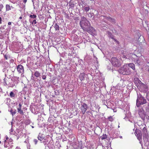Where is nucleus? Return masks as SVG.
Wrapping results in <instances>:
<instances>
[{
  "mask_svg": "<svg viewBox=\"0 0 149 149\" xmlns=\"http://www.w3.org/2000/svg\"><path fill=\"white\" fill-rule=\"evenodd\" d=\"M67 42H66V48L68 50H70L71 51V53H68V55L70 56V58L66 60V71L68 72L70 71L72 72V71L74 72L76 70L75 68H73L72 67L73 66L72 65L71 63L72 62V55L74 54V48L70 46V47H66L67 45Z\"/></svg>",
  "mask_w": 149,
  "mask_h": 149,
  "instance_id": "1",
  "label": "nucleus"
},
{
  "mask_svg": "<svg viewBox=\"0 0 149 149\" xmlns=\"http://www.w3.org/2000/svg\"><path fill=\"white\" fill-rule=\"evenodd\" d=\"M137 98L136 100V107L138 108L140 107L141 105L147 103L146 98L143 96L140 92H137Z\"/></svg>",
  "mask_w": 149,
  "mask_h": 149,
  "instance_id": "2",
  "label": "nucleus"
},
{
  "mask_svg": "<svg viewBox=\"0 0 149 149\" xmlns=\"http://www.w3.org/2000/svg\"><path fill=\"white\" fill-rule=\"evenodd\" d=\"M79 23L80 26L84 31L91 25L89 21L84 16H81Z\"/></svg>",
  "mask_w": 149,
  "mask_h": 149,
  "instance_id": "3",
  "label": "nucleus"
},
{
  "mask_svg": "<svg viewBox=\"0 0 149 149\" xmlns=\"http://www.w3.org/2000/svg\"><path fill=\"white\" fill-rule=\"evenodd\" d=\"M118 72L124 75H129L131 73V71L129 68L126 65H124L121 67L118 70Z\"/></svg>",
  "mask_w": 149,
  "mask_h": 149,
  "instance_id": "4",
  "label": "nucleus"
},
{
  "mask_svg": "<svg viewBox=\"0 0 149 149\" xmlns=\"http://www.w3.org/2000/svg\"><path fill=\"white\" fill-rule=\"evenodd\" d=\"M138 112L140 117L143 120H145L146 117L147 119H149V116L147 115L144 109L143 108H139Z\"/></svg>",
  "mask_w": 149,
  "mask_h": 149,
  "instance_id": "5",
  "label": "nucleus"
},
{
  "mask_svg": "<svg viewBox=\"0 0 149 149\" xmlns=\"http://www.w3.org/2000/svg\"><path fill=\"white\" fill-rule=\"evenodd\" d=\"M110 62L112 65L116 67H119L121 65V61L120 60L115 57L111 58Z\"/></svg>",
  "mask_w": 149,
  "mask_h": 149,
  "instance_id": "6",
  "label": "nucleus"
},
{
  "mask_svg": "<svg viewBox=\"0 0 149 149\" xmlns=\"http://www.w3.org/2000/svg\"><path fill=\"white\" fill-rule=\"evenodd\" d=\"M137 87L141 91L143 92L144 93L146 92L148 90L147 85L142 82L140 83V84L139 85H138Z\"/></svg>",
  "mask_w": 149,
  "mask_h": 149,
  "instance_id": "7",
  "label": "nucleus"
},
{
  "mask_svg": "<svg viewBox=\"0 0 149 149\" xmlns=\"http://www.w3.org/2000/svg\"><path fill=\"white\" fill-rule=\"evenodd\" d=\"M134 133L135 135L137 137V139L139 140L140 142V143H141V142L142 141V134L141 131L138 129L136 128L135 130Z\"/></svg>",
  "mask_w": 149,
  "mask_h": 149,
  "instance_id": "8",
  "label": "nucleus"
},
{
  "mask_svg": "<svg viewBox=\"0 0 149 149\" xmlns=\"http://www.w3.org/2000/svg\"><path fill=\"white\" fill-rule=\"evenodd\" d=\"M143 136L144 141H148V130L146 127H144L142 130Z\"/></svg>",
  "mask_w": 149,
  "mask_h": 149,
  "instance_id": "9",
  "label": "nucleus"
},
{
  "mask_svg": "<svg viewBox=\"0 0 149 149\" xmlns=\"http://www.w3.org/2000/svg\"><path fill=\"white\" fill-rule=\"evenodd\" d=\"M81 106L80 109L81 112L83 114H84L86 110L89 108V107L86 104L83 102H81Z\"/></svg>",
  "mask_w": 149,
  "mask_h": 149,
  "instance_id": "10",
  "label": "nucleus"
},
{
  "mask_svg": "<svg viewBox=\"0 0 149 149\" xmlns=\"http://www.w3.org/2000/svg\"><path fill=\"white\" fill-rule=\"evenodd\" d=\"M141 55V53L139 52V55H136V52H134V54H132L130 56V58L132 59V60L134 61H135L136 60L140 57Z\"/></svg>",
  "mask_w": 149,
  "mask_h": 149,
  "instance_id": "11",
  "label": "nucleus"
},
{
  "mask_svg": "<svg viewBox=\"0 0 149 149\" xmlns=\"http://www.w3.org/2000/svg\"><path fill=\"white\" fill-rule=\"evenodd\" d=\"M85 31L91 33L92 36H94L96 33L95 29L93 27L91 26V25H90V26H89Z\"/></svg>",
  "mask_w": 149,
  "mask_h": 149,
  "instance_id": "12",
  "label": "nucleus"
},
{
  "mask_svg": "<svg viewBox=\"0 0 149 149\" xmlns=\"http://www.w3.org/2000/svg\"><path fill=\"white\" fill-rule=\"evenodd\" d=\"M17 69L19 73L22 74L24 72V67L21 65H18L17 67Z\"/></svg>",
  "mask_w": 149,
  "mask_h": 149,
  "instance_id": "13",
  "label": "nucleus"
},
{
  "mask_svg": "<svg viewBox=\"0 0 149 149\" xmlns=\"http://www.w3.org/2000/svg\"><path fill=\"white\" fill-rule=\"evenodd\" d=\"M134 82L136 84V86L137 87L138 85L140 84V83H142L141 81L138 78L135 77L134 79Z\"/></svg>",
  "mask_w": 149,
  "mask_h": 149,
  "instance_id": "14",
  "label": "nucleus"
},
{
  "mask_svg": "<svg viewBox=\"0 0 149 149\" xmlns=\"http://www.w3.org/2000/svg\"><path fill=\"white\" fill-rule=\"evenodd\" d=\"M68 140H69V141L67 145V149H73L74 148V147L73 146V143L72 141H70L69 139Z\"/></svg>",
  "mask_w": 149,
  "mask_h": 149,
  "instance_id": "15",
  "label": "nucleus"
},
{
  "mask_svg": "<svg viewBox=\"0 0 149 149\" xmlns=\"http://www.w3.org/2000/svg\"><path fill=\"white\" fill-rule=\"evenodd\" d=\"M86 77V74L84 72L80 73L79 75V78L81 81L84 80Z\"/></svg>",
  "mask_w": 149,
  "mask_h": 149,
  "instance_id": "16",
  "label": "nucleus"
},
{
  "mask_svg": "<svg viewBox=\"0 0 149 149\" xmlns=\"http://www.w3.org/2000/svg\"><path fill=\"white\" fill-rule=\"evenodd\" d=\"M128 64L129 66L128 67H130L132 68L133 70H134V72H135L136 74H137L136 70L135 69V64L133 63H128Z\"/></svg>",
  "mask_w": 149,
  "mask_h": 149,
  "instance_id": "17",
  "label": "nucleus"
},
{
  "mask_svg": "<svg viewBox=\"0 0 149 149\" xmlns=\"http://www.w3.org/2000/svg\"><path fill=\"white\" fill-rule=\"evenodd\" d=\"M135 63L136 65L139 66L142 64V62L141 61L140 57H139L134 62Z\"/></svg>",
  "mask_w": 149,
  "mask_h": 149,
  "instance_id": "18",
  "label": "nucleus"
},
{
  "mask_svg": "<svg viewBox=\"0 0 149 149\" xmlns=\"http://www.w3.org/2000/svg\"><path fill=\"white\" fill-rule=\"evenodd\" d=\"M107 33L108 34V37L109 38L113 39L115 37V36L113 35L112 33L109 31H107Z\"/></svg>",
  "mask_w": 149,
  "mask_h": 149,
  "instance_id": "19",
  "label": "nucleus"
},
{
  "mask_svg": "<svg viewBox=\"0 0 149 149\" xmlns=\"http://www.w3.org/2000/svg\"><path fill=\"white\" fill-rule=\"evenodd\" d=\"M71 1H72V0H70V1L68 3L67 2V3L66 6H69L70 7L69 9L71 8H72L74 7V4L71 2Z\"/></svg>",
  "mask_w": 149,
  "mask_h": 149,
  "instance_id": "20",
  "label": "nucleus"
},
{
  "mask_svg": "<svg viewBox=\"0 0 149 149\" xmlns=\"http://www.w3.org/2000/svg\"><path fill=\"white\" fill-rule=\"evenodd\" d=\"M76 30L75 29L73 30L71 33V37L72 38L73 37H74V38H77V36L75 34V33L76 32Z\"/></svg>",
  "mask_w": 149,
  "mask_h": 149,
  "instance_id": "21",
  "label": "nucleus"
},
{
  "mask_svg": "<svg viewBox=\"0 0 149 149\" xmlns=\"http://www.w3.org/2000/svg\"><path fill=\"white\" fill-rule=\"evenodd\" d=\"M145 41V39L143 36H140L138 39V41L140 43L143 42Z\"/></svg>",
  "mask_w": 149,
  "mask_h": 149,
  "instance_id": "22",
  "label": "nucleus"
},
{
  "mask_svg": "<svg viewBox=\"0 0 149 149\" xmlns=\"http://www.w3.org/2000/svg\"><path fill=\"white\" fill-rule=\"evenodd\" d=\"M86 6V5H85L84 6H82V7L84 9L85 11L86 12L88 11L90 9V7L88 5H87V6Z\"/></svg>",
  "mask_w": 149,
  "mask_h": 149,
  "instance_id": "23",
  "label": "nucleus"
},
{
  "mask_svg": "<svg viewBox=\"0 0 149 149\" xmlns=\"http://www.w3.org/2000/svg\"><path fill=\"white\" fill-rule=\"evenodd\" d=\"M73 14L70 13V16H69L68 14H67L66 13V17L69 19H72V18L71 17H73Z\"/></svg>",
  "mask_w": 149,
  "mask_h": 149,
  "instance_id": "24",
  "label": "nucleus"
},
{
  "mask_svg": "<svg viewBox=\"0 0 149 149\" xmlns=\"http://www.w3.org/2000/svg\"><path fill=\"white\" fill-rule=\"evenodd\" d=\"M143 107H145V111L146 112H149V106L148 104V105L146 104L143 105Z\"/></svg>",
  "mask_w": 149,
  "mask_h": 149,
  "instance_id": "25",
  "label": "nucleus"
},
{
  "mask_svg": "<svg viewBox=\"0 0 149 149\" xmlns=\"http://www.w3.org/2000/svg\"><path fill=\"white\" fill-rule=\"evenodd\" d=\"M36 15L33 14L32 13H31V15L29 16V17L32 19H36Z\"/></svg>",
  "mask_w": 149,
  "mask_h": 149,
  "instance_id": "26",
  "label": "nucleus"
},
{
  "mask_svg": "<svg viewBox=\"0 0 149 149\" xmlns=\"http://www.w3.org/2000/svg\"><path fill=\"white\" fill-rule=\"evenodd\" d=\"M11 7H12V6H10L9 5L6 4V11H8L10 10Z\"/></svg>",
  "mask_w": 149,
  "mask_h": 149,
  "instance_id": "27",
  "label": "nucleus"
},
{
  "mask_svg": "<svg viewBox=\"0 0 149 149\" xmlns=\"http://www.w3.org/2000/svg\"><path fill=\"white\" fill-rule=\"evenodd\" d=\"M100 138L102 140L106 139L107 138V135L106 134H103L102 136H100Z\"/></svg>",
  "mask_w": 149,
  "mask_h": 149,
  "instance_id": "28",
  "label": "nucleus"
},
{
  "mask_svg": "<svg viewBox=\"0 0 149 149\" xmlns=\"http://www.w3.org/2000/svg\"><path fill=\"white\" fill-rule=\"evenodd\" d=\"M54 27L55 29V30L56 31H58L59 30V26L57 24H55L54 26Z\"/></svg>",
  "mask_w": 149,
  "mask_h": 149,
  "instance_id": "29",
  "label": "nucleus"
},
{
  "mask_svg": "<svg viewBox=\"0 0 149 149\" xmlns=\"http://www.w3.org/2000/svg\"><path fill=\"white\" fill-rule=\"evenodd\" d=\"M40 74L39 72L36 71L34 73V75L37 77H39L40 76Z\"/></svg>",
  "mask_w": 149,
  "mask_h": 149,
  "instance_id": "30",
  "label": "nucleus"
},
{
  "mask_svg": "<svg viewBox=\"0 0 149 149\" xmlns=\"http://www.w3.org/2000/svg\"><path fill=\"white\" fill-rule=\"evenodd\" d=\"M109 21L112 23V24H114L116 23V20L112 18L111 17L110 19L109 20Z\"/></svg>",
  "mask_w": 149,
  "mask_h": 149,
  "instance_id": "31",
  "label": "nucleus"
},
{
  "mask_svg": "<svg viewBox=\"0 0 149 149\" xmlns=\"http://www.w3.org/2000/svg\"><path fill=\"white\" fill-rule=\"evenodd\" d=\"M10 112H11V113L12 114V115L13 116L14 115H15V114L16 113V110H13V109H11L10 110Z\"/></svg>",
  "mask_w": 149,
  "mask_h": 149,
  "instance_id": "32",
  "label": "nucleus"
},
{
  "mask_svg": "<svg viewBox=\"0 0 149 149\" xmlns=\"http://www.w3.org/2000/svg\"><path fill=\"white\" fill-rule=\"evenodd\" d=\"M103 17H104L103 19H105L107 20H108L109 21V20L111 18V17H110L109 16L107 17L105 16H103Z\"/></svg>",
  "mask_w": 149,
  "mask_h": 149,
  "instance_id": "33",
  "label": "nucleus"
},
{
  "mask_svg": "<svg viewBox=\"0 0 149 149\" xmlns=\"http://www.w3.org/2000/svg\"><path fill=\"white\" fill-rule=\"evenodd\" d=\"M10 96L11 97H14L15 96V94L12 91H11L10 93Z\"/></svg>",
  "mask_w": 149,
  "mask_h": 149,
  "instance_id": "34",
  "label": "nucleus"
},
{
  "mask_svg": "<svg viewBox=\"0 0 149 149\" xmlns=\"http://www.w3.org/2000/svg\"><path fill=\"white\" fill-rule=\"evenodd\" d=\"M107 119L109 121L111 122H112L114 120V119L113 118L112 116H110L109 117H108Z\"/></svg>",
  "mask_w": 149,
  "mask_h": 149,
  "instance_id": "35",
  "label": "nucleus"
},
{
  "mask_svg": "<svg viewBox=\"0 0 149 149\" xmlns=\"http://www.w3.org/2000/svg\"><path fill=\"white\" fill-rule=\"evenodd\" d=\"M146 98L147 100L149 101V91L146 93Z\"/></svg>",
  "mask_w": 149,
  "mask_h": 149,
  "instance_id": "36",
  "label": "nucleus"
},
{
  "mask_svg": "<svg viewBox=\"0 0 149 149\" xmlns=\"http://www.w3.org/2000/svg\"><path fill=\"white\" fill-rule=\"evenodd\" d=\"M113 40L118 45L119 44V42L115 38V37H114Z\"/></svg>",
  "mask_w": 149,
  "mask_h": 149,
  "instance_id": "37",
  "label": "nucleus"
},
{
  "mask_svg": "<svg viewBox=\"0 0 149 149\" xmlns=\"http://www.w3.org/2000/svg\"><path fill=\"white\" fill-rule=\"evenodd\" d=\"M31 24H36L37 23V22H36V19H34V20H33V21L32 22H31Z\"/></svg>",
  "mask_w": 149,
  "mask_h": 149,
  "instance_id": "38",
  "label": "nucleus"
},
{
  "mask_svg": "<svg viewBox=\"0 0 149 149\" xmlns=\"http://www.w3.org/2000/svg\"><path fill=\"white\" fill-rule=\"evenodd\" d=\"M69 138H71L70 139L71 140L73 139L74 140V137L73 136V135H70L69 136Z\"/></svg>",
  "mask_w": 149,
  "mask_h": 149,
  "instance_id": "39",
  "label": "nucleus"
},
{
  "mask_svg": "<svg viewBox=\"0 0 149 149\" xmlns=\"http://www.w3.org/2000/svg\"><path fill=\"white\" fill-rule=\"evenodd\" d=\"M3 7V5L2 4H0V11H1Z\"/></svg>",
  "mask_w": 149,
  "mask_h": 149,
  "instance_id": "40",
  "label": "nucleus"
},
{
  "mask_svg": "<svg viewBox=\"0 0 149 149\" xmlns=\"http://www.w3.org/2000/svg\"><path fill=\"white\" fill-rule=\"evenodd\" d=\"M94 15V13H90L89 14H88V16L91 17H92V16L93 15Z\"/></svg>",
  "mask_w": 149,
  "mask_h": 149,
  "instance_id": "41",
  "label": "nucleus"
},
{
  "mask_svg": "<svg viewBox=\"0 0 149 149\" xmlns=\"http://www.w3.org/2000/svg\"><path fill=\"white\" fill-rule=\"evenodd\" d=\"M4 57L6 60H7L8 59V56L6 54H4Z\"/></svg>",
  "mask_w": 149,
  "mask_h": 149,
  "instance_id": "42",
  "label": "nucleus"
},
{
  "mask_svg": "<svg viewBox=\"0 0 149 149\" xmlns=\"http://www.w3.org/2000/svg\"><path fill=\"white\" fill-rule=\"evenodd\" d=\"M46 78V76L45 75H43L42 76V78L43 79H45Z\"/></svg>",
  "mask_w": 149,
  "mask_h": 149,
  "instance_id": "43",
  "label": "nucleus"
},
{
  "mask_svg": "<svg viewBox=\"0 0 149 149\" xmlns=\"http://www.w3.org/2000/svg\"><path fill=\"white\" fill-rule=\"evenodd\" d=\"M19 113L22 115H23L24 114V113L23 112V111L22 110H20L19 112H18Z\"/></svg>",
  "mask_w": 149,
  "mask_h": 149,
  "instance_id": "44",
  "label": "nucleus"
},
{
  "mask_svg": "<svg viewBox=\"0 0 149 149\" xmlns=\"http://www.w3.org/2000/svg\"><path fill=\"white\" fill-rule=\"evenodd\" d=\"M38 139L40 141H41L42 140V138L40 136H38Z\"/></svg>",
  "mask_w": 149,
  "mask_h": 149,
  "instance_id": "45",
  "label": "nucleus"
},
{
  "mask_svg": "<svg viewBox=\"0 0 149 149\" xmlns=\"http://www.w3.org/2000/svg\"><path fill=\"white\" fill-rule=\"evenodd\" d=\"M74 19L75 20H79V17H76L74 18Z\"/></svg>",
  "mask_w": 149,
  "mask_h": 149,
  "instance_id": "46",
  "label": "nucleus"
},
{
  "mask_svg": "<svg viewBox=\"0 0 149 149\" xmlns=\"http://www.w3.org/2000/svg\"><path fill=\"white\" fill-rule=\"evenodd\" d=\"M35 143V144H36L37 143L38 140L37 139H35L33 141Z\"/></svg>",
  "mask_w": 149,
  "mask_h": 149,
  "instance_id": "47",
  "label": "nucleus"
},
{
  "mask_svg": "<svg viewBox=\"0 0 149 149\" xmlns=\"http://www.w3.org/2000/svg\"><path fill=\"white\" fill-rule=\"evenodd\" d=\"M134 52H136V55H139V52H140L139 51H135Z\"/></svg>",
  "mask_w": 149,
  "mask_h": 149,
  "instance_id": "48",
  "label": "nucleus"
},
{
  "mask_svg": "<svg viewBox=\"0 0 149 149\" xmlns=\"http://www.w3.org/2000/svg\"><path fill=\"white\" fill-rule=\"evenodd\" d=\"M22 107V104L21 103H19V107L18 108H21Z\"/></svg>",
  "mask_w": 149,
  "mask_h": 149,
  "instance_id": "49",
  "label": "nucleus"
},
{
  "mask_svg": "<svg viewBox=\"0 0 149 149\" xmlns=\"http://www.w3.org/2000/svg\"><path fill=\"white\" fill-rule=\"evenodd\" d=\"M17 109L18 112H19L20 111V110H22L21 108H18Z\"/></svg>",
  "mask_w": 149,
  "mask_h": 149,
  "instance_id": "50",
  "label": "nucleus"
},
{
  "mask_svg": "<svg viewBox=\"0 0 149 149\" xmlns=\"http://www.w3.org/2000/svg\"><path fill=\"white\" fill-rule=\"evenodd\" d=\"M106 105L107 106V107L108 108H110V106H109V105L108 104H107V105Z\"/></svg>",
  "mask_w": 149,
  "mask_h": 149,
  "instance_id": "51",
  "label": "nucleus"
},
{
  "mask_svg": "<svg viewBox=\"0 0 149 149\" xmlns=\"http://www.w3.org/2000/svg\"><path fill=\"white\" fill-rule=\"evenodd\" d=\"M2 19L1 17H0V24L1 23Z\"/></svg>",
  "mask_w": 149,
  "mask_h": 149,
  "instance_id": "52",
  "label": "nucleus"
},
{
  "mask_svg": "<svg viewBox=\"0 0 149 149\" xmlns=\"http://www.w3.org/2000/svg\"><path fill=\"white\" fill-rule=\"evenodd\" d=\"M8 25H10L11 24V22H9L8 23Z\"/></svg>",
  "mask_w": 149,
  "mask_h": 149,
  "instance_id": "53",
  "label": "nucleus"
},
{
  "mask_svg": "<svg viewBox=\"0 0 149 149\" xmlns=\"http://www.w3.org/2000/svg\"><path fill=\"white\" fill-rule=\"evenodd\" d=\"M8 139H9V138H8V136H6V140H7Z\"/></svg>",
  "mask_w": 149,
  "mask_h": 149,
  "instance_id": "54",
  "label": "nucleus"
},
{
  "mask_svg": "<svg viewBox=\"0 0 149 149\" xmlns=\"http://www.w3.org/2000/svg\"><path fill=\"white\" fill-rule=\"evenodd\" d=\"M15 149H21L19 147H17Z\"/></svg>",
  "mask_w": 149,
  "mask_h": 149,
  "instance_id": "55",
  "label": "nucleus"
},
{
  "mask_svg": "<svg viewBox=\"0 0 149 149\" xmlns=\"http://www.w3.org/2000/svg\"><path fill=\"white\" fill-rule=\"evenodd\" d=\"M27 2V0H24L23 2L25 3Z\"/></svg>",
  "mask_w": 149,
  "mask_h": 149,
  "instance_id": "56",
  "label": "nucleus"
},
{
  "mask_svg": "<svg viewBox=\"0 0 149 149\" xmlns=\"http://www.w3.org/2000/svg\"><path fill=\"white\" fill-rule=\"evenodd\" d=\"M4 147H5V148H7L8 147V146L5 144H4Z\"/></svg>",
  "mask_w": 149,
  "mask_h": 149,
  "instance_id": "57",
  "label": "nucleus"
},
{
  "mask_svg": "<svg viewBox=\"0 0 149 149\" xmlns=\"http://www.w3.org/2000/svg\"><path fill=\"white\" fill-rule=\"evenodd\" d=\"M81 2L82 3L84 4H85L84 3H85L84 1H81Z\"/></svg>",
  "mask_w": 149,
  "mask_h": 149,
  "instance_id": "58",
  "label": "nucleus"
},
{
  "mask_svg": "<svg viewBox=\"0 0 149 149\" xmlns=\"http://www.w3.org/2000/svg\"><path fill=\"white\" fill-rule=\"evenodd\" d=\"M19 19H22V17H20Z\"/></svg>",
  "mask_w": 149,
  "mask_h": 149,
  "instance_id": "59",
  "label": "nucleus"
},
{
  "mask_svg": "<svg viewBox=\"0 0 149 149\" xmlns=\"http://www.w3.org/2000/svg\"><path fill=\"white\" fill-rule=\"evenodd\" d=\"M6 140H5L4 141V143H6Z\"/></svg>",
  "mask_w": 149,
  "mask_h": 149,
  "instance_id": "60",
  "label": "nucleus"
},
{
  "mask_svg": "<svg viewBox=\"0 0 149 149\" xmlns=\"http://www.w3.org/2000/svg\"><path fill=\"white\" fill-rule=\"evenodd\" d=\"M68 132L67 131H66V134L67 133L66 132Z\"/></svg>",
  "mask_w": 149,
  "mask_h": 149,
  "instance_id": "61",
  "label": "nucleus"
},
{
  "mask_svg": "<svg viewBox=\"0 0 149 149\" xmlns=\"http://www.w3.org/2000/svg\"><path fill=\"white\" fill-rule=\"evenodd\" d=\"M80 4H81V3H79V6L80 5Z\"/></svg>",
  "mask_w": 149,
  "mask_h": 149,
  "instance_id": "62",
  "label": "nucleus"
},
{
  "mask_svg": "<svg viewBox=\"0 0 149 149\" xmlns=\"http://www.w3.org/2000/svg\"><path fill=\"white\" fill-rule=\"evenodd\" d=\"M148 104V105H149V103Z\"/></svg>",
  "mask_w": 149,
  "mask_h": 149,
  "instance_id": "63",
  "label": "nucleus"
},
{
  "mask_svg": "<svg viewBox=\"0 0 149 149\" xmlns=\"http://www.w3.org/2000/svg\"><path fill=\"white\" fill-rule=\"evenodd\" d=\"M147 63H149V62H147Z\"/></svg>",
  "mask_w": 149,
  "mask_h": 149,
  "instance_id": "64",
  "label": "nucleus"
}]
</instances>
